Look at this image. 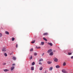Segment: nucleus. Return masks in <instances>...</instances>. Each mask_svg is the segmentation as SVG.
<instances>
[{
  "mask_svg": "<svg viewBox=\"0 0 73 73\" xmlns=\"http://www.w3.org/2000/svg\"><path fill=\"white\" fill-rule=\"evenodd\" d=\"M48 64H52V62H49L48 61L47 62Z\"/></svg>",
  "mask_w": 73,
  "mask_h": 73,
  "instance_id": "13",
  "label": "nucleus"
},
{
  "mask_svg": "<svg viewBox=\"0 0 73 73\" xmlns=\"http://www.w3.org/2000/svg\"><path fill=\"white\" fill-rule=\"evenodd\" d=\"M3 71L4 72H7L8 71H9V70H8L7 69H4L3 70Z\"/></svg>",
  "mask_w": 73,
  "mask_h": 73,
  "instance_id": "9",
  "label": "nucleus"
},
{
  "mask_svg": "<svg viewBox=\"0 0 73 73\" xmlns=\"http://www.w3.org/2000/svg\"><path fill=\"white\" fill-rule=\"evenodd\" d=\"M40 48H41V47H38V49L39 48V49H40Z\"/></svg>",
  "mask_w": 73,
  "mask_h": 73,
  "instance_id": "37",
  "label": "nucleus"
},
{
  "mask_svg": "<svg viewBox=\"0 0 73 73\" xmlns=\"http://www.w3.org/2000/svg\"><path fill=\"white\" fill-rule=\"evenodd\" d=\"M33 48H31L30 50V51H31V52H32V51H33Z\"/></svg>",
  "mask_w": 73,
  "mask_h": 73,
  "instance_id": "28",
  "label": "nucleus"
},
{
  "mask_svg": "<svg viewBox=\"0 0 73 73\" xmlns=\"http://www.w3.org/2000/svg\"><path fill=\"white\" fill-rule=\"evenodd\" d=\"M39 69H40V70H42V67L41 66L40 67Z\"/></svg>",
  "mask_w": 73,
  "mask_h": 73,
  "instance_id": "19",
  "label": "nucleus"
},
{
  "mask_svg": "<svg viewBox=\"0 0 73 73\" xmlns=\"http://www.w3.org/2000/svg\"><path fill=\"white\" fill-rule=\"evenodd\" d=\"M11 40L12 41H14V40H15V38H12Z\"/></svg>",
  "mask_w": 73,
  "mask_h": 73,
  "instance_id": "24",
  "label": "nucleus"
},
{
  "mask_svg": "<svg viewBox=\"0 0 73 73\" xmlns=\"http://www.w3.org/2000/svg\"><path fill=\"white\" fill-rule=\"evenodd\" d=\"M18 46V45H17V44H16V48H17Z\"/></svg>",
  "mask_w": 73,
  "mask_h": 73,
  "instance_id": "35",
  "label": "nucleus"
},
{
  "mask_svg": "<svg viewBox=\"0 0 73 73\" xmlns=\"http://www.w3.org/2000/svg\"><path fill=\"white\" fill-rule=\"evenodd\" d=\"M5 50H6L5 48L4 47H3L2 48V51H3V52H5Z\"/></svg>",
  "mask_w": 73,
  "mask_h": 73,
  "instance_id": "10",
  "label": "nucleus"
},
{
  "mask_svg": "<svg viewBox=\"0 0 73 73\" xmlns=\"http://www.w3.org/2000/svg\"><path fill=\"white\" fill-rule=\"evenodd\" d=\"M12 66H15V64H12Z\"/></svg>",
  "mask_w": 73,
  "mask_h": 73,
  "instance_id": "32",
  "label": "nucleus"
},
{
  "mask_svg": "<svg viewBox=\"0 0 73 73\" xmlns=\"http://www.w3.org/2000/svg\"><path fill=\"white\" fill-rule=\"evenodd\" d=\"M53 69V67H51L49 69V70H52Z\"/></svg>",
  "mask_w": 73,
  "mask_h": 73,
  "instance_id": "8",
  "label": "nucleus"
},
{
  "mask_svg": "<svg viewBox=\"0 0 73 73\" xmlns=\"http://www.w3.org/2000/svg\"><path fill=\"white\" fill-rule=\"evenodd\" d=\"M53 54V52H52L49 54V55H50V56H52Z\"/></svg>",
  "mask_w": 73,
  "mask_h": 73,
  "instance_id": "7",
  "label": "nucleus"
},
{
  "mask_svg": "<svg viewBox=\"0 0 73 73\" xmlns=\"http://www.w3.org/2000/svg\"><path fill=\"white\" fill-rule=\"evenodd\" d=\"M47 44L48 45H50V46H53V44H52V43H49V42H48L47 43Z\"/></svg>",
  "mask_w": 73,
  "mask_h": 73,
  "instance_id": "4",
  "label": "nucleus"
},
{
  "mask_svg": "<svg viewBox=\"0 0 73 73\" xmlns=\"http://www.w3.org/2000/svg\"><path fill=\"white\" fill-rule=\"evenodd\" d=\"M13 60H16V58L13 57Z\"/></svg>",
  "mask_w": 73,
  "mask_h": 73,
  "instance_id": "17",
  "label": "nucleus"
},
{
  "mask_svg": "<svg viewBox=\"0 0 73 73\" xmlns=\"http://www.w3.org/2000/svg\"><path fill=\"white\" fill-rule=\"evenodd\" d=\"M41 44L42 45H44V42H41Z\"/></svg>",
  "mask_w": 73,
  "mask_h": 73,
  "instance_id": "16",
  "label": "nucleus"
},
{
  "mask_svg": "<svg viewBox=\"0 0 73 73\" xmlns=\"http://www.w3.org/2000/svg\"><path fill=\"white\" fill-rule=\"evenodd\" d=\"M2 65H6V63H3L2 64Z\"/></svg>",
  "mask_w": 73,
  "mask_h": 73,
  "instance_id": "29",
  "label": "nucleus"
},
{
  "mask_svg": "<svg viewBox=\"0 0 73 73\" xmlns=\"http://www.w3.org/2000/svg\"><path fill=\"white\" fill-rule=\"evenodd\" d=\"M32 58H33V57H32V56H31V57L30 58V60H32Z\"/></svg>",
  "mask_w": 73,
  "mask_h": 73,
  "instance_id": "27",
  "label": "nucleus"
},
{
  "mask_svg": "<svg viewBox=\"0 0 73 73\" xmlns=\"http://www.w3.org/2000/svg\"><path fill=\"white\" fill-rule=\"evenodd\" d=\"M52 51V49L48 50L47 51V53H50V52H51Z\"/></svg>",
  "mask_w": 73,
  "mask_h": 73,
  "instance_id": "2",
  "label": "nucleus"
},
{
  "mask_svg": "<svg viewBox=\"0 0 73 73\" xmlns=\"http://www.w3.org/2000/svg\"><path fill=\"white\" fill-rule=\"evenodd\" d=\"M54 61L55 62H57L58 61V59L57 58H54Z\"/></svg>",
  "mask_w": 73,
  "mask_h": 73,
  "instance_id": "5",
  "label": "nucleus"
},
{
  "mask_svg": "<svg viewBox=\"0 0 73 73\" xmlns=\"http://www.w3.org/2000/svg\"><path fill=\"white\" fill-rule=\"evenodd\" d=\"M43 40H45L46 41H47V39H46V38H45L44 37L43 38Z\"/></svg>",
  "mask_w": 73,
  "mask_h": 73,
  "instance_id": "18",
  "label": "nucleus"
},
{
  "mask_svg": "<svg viewBox=\"0 0 73 73\" xmlns=\"http://www.w3.org/2000/svg\"><path fill=\"white\" fill-rule=\"evenodd\" d=\"M56 68H60V66L59 65H57L56 66Z\"/></svg>",
  "mask_w": 73,
  "mask_h": 73,
  "instance_id": "12",
  "label": "nucleus"
},
{
  "mask_svg": "<svg viewBox=\"0 0 73 73\" xmlns=\"http://www.w3.org/2000/svg\"><path fill=\"white\" fill-rule=\"evenodd\" d=\"M44 54V53H43L42 55V56H43Z\"/></svg>",
  "mask_w": 73,
  "mask_h": 73,
  "instance_id": "36",
  "label": "nucleus"
},
{
  "mask_svg": "<svg viewBox=\"0 0 73 73\" xmlns=\"http://www.w3.org/2000/svg\"><path fill=\"white\" fill-rule=\"evenodd\" d=\"M66 65V63L65 62H64L63 64V66H65Z\"/></svg>",
  "mask_w": 73,
  "mask_h": 73,
  "instance_id": "26",
  "label": "nucleus"
},
{
  "mask_svg": "<svg viewBox=\"0 0 73 73\" xmlns=\"http://www.w3.org/2000/svg\"><path fill=\"white\" fill-rule=\"evenodd\" d=\"M43 61V59H42V58L40 59V60H39V62H41V61Z\"/></svg>",
  "mask_w": 73,
  "mask_h": 73,
  "instance_id": "20",
  "label": "nucleus"
},
{
  "mask_svg": "<svg viewBox=\"0 0 73 73\" xmlns=\"http://www.w3.org/2000/svg\"><path fill=\"white\" fill-rule=\"evenodd\" d=\"M35 40H34L33 41L31 42V43L32 44H34V43H35Z\"/></svg>",
  "mask_w": 73,
  "mask_h": 73,
  "instance_id": "14",
  "label": "nucleus"
},
{
  "mask_svg": "<svg viewBox=\"0 0 73 73\" xmlns=\"http://www.w3.org/2000/svg\"><path fill=\"white\" fill-rule=\"evenodd\" d=\"M44 36H45V35H48V33H45L43 34Z\"/></svg>",
  "mask_w": 73,
  "mask_h": 73,
  "instance_id": "6",
  "label": "nucleus"
},
{
  "mask_svg": "<svg viewBox=\"0 0 73 73\" xmlns=\"http://www.w3.org/2000/svg\"><path fill=\"white\" fill-rule=\"evenodd\" d=\"M4 55L5 56V57H7V54L6 53H5Z\"/></svg>",
  "mask_w": 73,
  "mask_h": 73,
  "instance_id": "21",
  "label": "nucleus"
},
{
  "mask_svg": "<svg viewBox=\"0 0 73 73\" xmlns=\"http://www.w3.org/2000/svg\"><path fill=\"white\" fill-rule=\"evenodd\" d=\"M31 70H34V67L33 66L31 67Z\"/></svg>",
  "mask_w": 73,
  "mask_h": 73,
  "instance_id": "15",
  "label": "nucleus"
},
{
  "mask_svg": "<svg viewBox=\"0 0 73 73\" xmlns=\"http://www.w3.org/2000/svg\"><path fill=\"white\" fill-rule=\"evenodd\" d=\"M5 33L6 34V35H9V32L8 31H5Z\"/></svg>",
  "mask_w": 73,
  "mask_h": 73,
  "instance_id": "11",
  "label": "nucleus"
},
{
  "mask_svg": "<svg viewBox=\"0 0 73 73\" xmlns=\"http://www.w3.org/2000/svg\"><path fill=\"white\" fill-rule=\"evenodd\" d=\"M55 51H56V50H55L53 51V52H55Z\"/></svg>",
  "mask_w": 73,
  "mask_h": 73,
  "instance_id": "38",
  "label": "nucleus"
},
{
  "mask_svg": "<svg viewBox=\"0 0 73 73\" xmlns=\"http://www.w3.org/2000/svg\"><path fill=\"white\" fill-rule=\"evenodd\" d=\"M71 59H73V56H72L71 57Z\"/></svg>",
  "mask_w": 73,
  "mask_h": 73,
  "instance_id": "33",
  "label": "nucleus"
},
{
  "mask_svg": "<svg viewBox=\"0 0 73 73\" xmlns=\"http://www.w3.org/2000/svg\"><path fill=\"white\" fill-rule=\"evenodd\" d=\"M62 71L63 73H68V72H67L65 69H63L62 70Z\"/></svg>",
  "mask_w": 73,
  "mask_h": 73,
  "instance_id": "1",
  "label": "nucleus"
},
{
  "mask_svg": "<svg viewBox=\"0 0 73 73\" xmlns=\"http://www.w3.org/2000/svg\"><path fill=\"white\" fill-rule=\"evenodd\" d=\"M68 55H71L72 54V52H68Z\"/></svg>",
  "mask_w": 73,
  "mask_h": 73,
  "instance_id": "25",
  "label": "nucleus"
},
{
  "mask_svg": "<svg viewBox=\"0 0 73 73\" xmlns=\"http://www.w3.org/2000/svg\"><path fill=\"white\" fill-rule=\"evenodd\" d=\"M34 54L35 56H36L37 55V53H35Z\"/></svg>",
  "mask_w": 73,
  "mask_h": 73,
  "instance_id": "31",
  "label": "nucleus"
},
{
  "mask_svg": "<svg viewBox=\"0 0 73 73\" xmlns=\"http://www.w3.org/2000/svg\"><path fill=\"white\" fill-rule=\"evenodd\" d=\"M35 64V62H33V63H32V65H34Z\"/></svg>",
  "mask_w": 73,
  "mask_h": 73,
  "instance_id": "22",
  "label": "nucleus"
},
{
  "mask_svg": "<svg viewBox=\"0 0 73 73\" xmlns=\"http://www.w3.org/2000/svg\"><path fill=\"white\" fill-rule=\"evenodd\" d=\"M14 69H15V66H13L11 67V70L12 71L13 70H14Z\"/></svg>",
  "mask_w": 73,
  "mask_h": 73,
  "instance_id": "3",
  "label": "nucleus"
},
{
  "mask_svg": "<svg viewBox=\"0 0 73 73\" xmlns=\"http://www.w3.org/2000/svg\"><path fill=\"white\" fill-rule=\"evenodd\" d=\"M2 37V33H0V37Z\"/></svg>",
  "mask_w": 73,
  "mask_h": 73,
  "instance_id": "23",
  "label": "nucleus"
},
{
  "mask_svg": "<svg viewBox=\"0 0 73 73\" xmlns=\"http://www.w3.org/2000/svg\"><path fill=\"white\" fill-rule=\"evenodd\" d=\"M39 65H42V63H41V62H40L39 63Z\"/></svg>",
  "mask_w": 73,
  "mask_h": 73,
  "instance_id": "30",
  "label": "nucleus"
},
{
  "mask_svg": "<svg viewBox=\"0 0 73 73\" xmlns=\"http://www.w3.org/2000/svg\"><path fill=\"white\" fill-rule=\"evenodd\" d=\"M38 47L37 46H36V49H38Z\"/></svg>",
  "mask_w": 73,
  "mask_h": 73,
  "instance_id": "34",
  "label": "nucleus"
}]
</instances>
